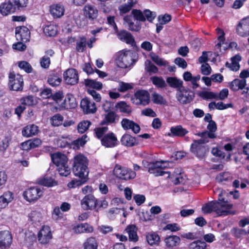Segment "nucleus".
Masks as SVG:
<instances>
[{
	"label": "nucleus",
	"instance_id": "obj_12",
	"mask_svg": "<svg viewBox=\"0 0 249 249\" xmlns=\"http://www.w3.org/2000/svg\"><path fill=\"white\" fill-rule=\"evenodd\" d=\"M65 82L70 85H74L78 83V75L74 69H69L63 74Z\"/></svg>",
	"mask_w": 249,
	"mask_h": 249
},
{
	"label": "nucleus",
	"instance_id": "obj_30",
	"mask_svg": "<svg viewBox=\"0 0 249 249\" xmlns=\"http://www.w3.org/2000/svg\"><path fill=\"white\" fill-rule=\"evenodd\" d=\"M145 237L147 243L151 246L159 245L160 241V236L156 232H147Z\"/></svg>",
	"mask_w": 249,
	"mask_h": 249
},
{
	"label": "nucleus",
	"instance_id": "obj_48",
	"mask_svg": "<svg viewBox=\"0 0 249 249\" xmlns=\"http://www.w3.org/2000/svg\"><path fill=\"white\" fill-rule=\"evenodd\" d=\"M36 240L35 235L32 232L26 231L24 234L23 243L27 246H31Z\"/></svg>",
	"mask_w": 249,
	"mask_h": 249
},
{
	"label": "nucleus",
	"instance_id": "obj_63",
	"mask_svg": "<svg viewBox=\"0 0 249 249\" xmlns=\"http://www.w3.org/2000/svg\"><path fill=\"white\" fill-rule=\"evenodd\" d=\"M29 219L33 222H39L41 219V213L37 211H32L29 215Z\"/></svg>",
	"mask_w": 249,
	"mask_h": 249
},
{
	"label": "nucleus",
	"instance_id": "obj_26",
	"mask_svg": "<svg viewBox=\"0 0 249 249\" xmlns=\"http://www.w3.org/2000/svg\"><path fill=\"white\" fill-rule=\"evenodd\" d=\"M14 199V194L10 191L4 192L0 196V210L5 208Z\"/></svg>",
	"mask_w": 249,
	"mask_h": 249
},
{
	"label": "nucleus",
	"instance_id": "obj_55",
	"mask_svg": "<svg viewBox=\"0 0 249 249\" xmlns=\"http://www.w3.org/2000/svg\"><path fill=\"white\" fill-rule=\"evenodd\" d=\"M231 232L235 237L239 238L244 236L248 233H249V231L247 232L245 230L242 229H239L237 228H233L231 231Z\"/></svg>",
	"mask_w": 249,
	"mask_h": 249
},
{
	"label": "nucleus",
	"instance_id": "obj_51",
	"mask_svg": "<svg viewBox=\"0 0 249 249\" xmlns=\"http://www.w3.org/2000/svg\"><path fill=\"white\" fill-rule=\"evenodd\" d=\"M39 183L48 187H53L57 184L56 182L53 179L50 177H45L40 179Z\"/></svg>",
	"mask_w": 249,
	"mask_h": 249
},
{
	"label": "nucleus",
	"instance_id": "obj_21",
	"mask_svg": "<svg viewBox=\"0 0 249 249\" xmlns=\"http://www.w3.org/2000/svg\"><path fill=\"white\" fill-rule=\"evenodd\" d=\"M188 131L186 129L183 128L180 125H178L171 127L170 132L168 133L166 135L171 137H182L188 134Z\"/></svg>",
	"mask_w": 249,
	"mask_h": 249
},
{
	"label": "nucleus",
	"instance_id": "obj_4",
	"mask_svg": "<svg viewBox=\"0 0 249 249\" xmlns=\"http://www.w3.org/2000/svg\"><path fill=\"white\" fill-rule=\"evenodd\" d=\"M209 141L206 138L195 140L191 145V151L199 159H203L209 152V147L205 144Z\"/></svg>",
	"mask_w": 249,
	"mask_h": 249
},
{
	"label": "nucleus",
	"instance_id": "obj_64",
	"mask_svg": "<svg viewBox=\"0 0 249 249\" xmlns=\"http://www.w3.org/2000/svg\"><path fill=\"white\" fill-rule=\"evenodd\" d=\"M20 102L22 105L28 106H32L35 104L34 97L32 95H29L22 98L20 100Z\"/></svg>",
	"mask_w": 249,
	"mask_h": 249
},
{
	"label": "nucleus",
	"instance_id": "obj_24",
	"mask_svg": "<svg viewBox=\"0 0 249 249\" xmlns=\"http://www.w3.org/2000/svg\"><path fill=\"white\" fill-rule=\"evenodd\" d=\"M39 132L38 127L34 124H30L25 126L22 130L23 136L30 137L36 135Z\"/></svg>",
	"mask_w": 249,
	"mask_h": 249
},
{
	"label": "nucleus",
	"instance_id": "obj_46",
	"mask_svg": "<svg viewBox=\"0 0 249 249\" xmlns=\"http://www.w3.org/2000/svg\"><path fill=\"white\" fill-rule=\"evenodd\" d=\"M44 33L48 36H53L57 33V27L54 24L46 25L44 28Z\"/></svg>",
	"mask_w": 249,
	"mask_h": 249
},
{
	"label": "nucleus",
	"instance_id": "obj_56",
	"mask_svg": "<svg viewBox=\"0 0 249 249\" xmlns=\"http://www.w3.org/2000/svg\"><path fill=\"white\" fill-rule=\"evenodd\" d=\"M132 14L133 16V18L136 20L137 21H145L146 18L142 12L140 10L133 9L132 11Z\"/></svg>",
	"mask_w": 249,
	"mask_h": 249
},
{
	"label": "nucleus",
	"instance_id": "obj_59",
	"mask_svg": "<svg viewBox=\"0 0 249 249\" xmlns=\"http://www.w3.org/2000/svg\"><path fill=\"white\" fill-rule=\"evenodd\" d=\"M57 170L62 176L67 177L71 173V169L67 163L62 165V167L57 166Z\"/></svg>",
	"mask_w": 249,
	"mask_h": 249
},
{
	"label": "nucleus",
	"instance_id": "obj_33",
	"mask_svg": "<svg viewBox=\"0 0 249 249\" xmlns=\"http://www.w3.org/2000/svg\"><path fill=\"white\" fill-rule=\"evenodd\" d=\"M29 34V30L26 27L16 29V37L20 41H26L28 39Z\"/></svg>",
	"mask_w": 249,
	"mask_h": 249
},
{
	"label": "nucleus",
	"instance_id": "obj_43",
	"mask_svg": "<svg viewBox=\"0 0 249 249\" xmlns=\"http://www.w3.org/2000/svg\"><path fill=\"white\" fill-rule=\"evenodd\" d=\"M136 3V0H129L127 3H125L120 5L119 7L121 14H124L129 12Z\"/></svg>",
	"mask_w": 249,
	"mask_h": 249
},
{
	"label": "nucleus",
	"instance_id": "obj_57",
	"mask_svg": "<svg viewBox=\"0 0 249 249\" xmlns=\"http://www.w3.org/2000/svg\"><path fill=\"white\" fill-rule=\"evenodd\" d=\"M108 129V128L107 126H102L95 128L94 129L95 137L99 139H101V141L102 139L104 136V135L106 134Z\"/></svg>",
	"mask_w": 249,
	"mask_h": 249
},
{
	"label": "nucleus",
	"instance_id": "obj_2",
	"mask_svg": "<svg viewBox=\"0 0 249 249\" xmlns=\"http://www.w3.org/2000/svg\"><path fill=\"white\" fill-rule=\"evenodd\" d=\"M114 57L117 66L123 69L131 67L138 58L137 53L131 51L118 52Z\"/></svg>",
	"mask_w": 249,
	"mask_h": 249
},
{
	"label": "nucleus",
	"instance_id": "obj_1",
	"mask_svg": "<svg viewBox=\"0 0 249 249\" xmlns=\"http://www.w3.org/2000/svg\"><path fill=\"white\" fill-rule=\"evenodd\" d=\"M88 160L86 157L78 155L73 159V172L75 176L80 179L72 180L68 184L69 188H75L84 184L87 180L89 174L88 170Z\"/></svg>",
	"mask_w": 249,
	"mask_h": 249
},
{
	"label": "nucleus",
	"instance_id": "obj_7",
	"mask_svg": "<svg viewBox=\"0 0 249 249\" xmlns=\"http://www.w3.org/2000/svg\"><path fill=\"white\" fill-rule=\"evenodd\" d=\"M113 173L116 177L125 180L133 179L136 176L134 171L128 170L119 164L115 166Z\"/></svg>",
	"mask_w": 249,
	"mask_h": 249
},
{
	"label": "nucleus",
	"instance_id": "obj_15",
	"mask_svg": "<svg viewBox=\"0 0 249 249\" xmlns=\"http://www.w3.org/2000/svg\"><path fill=\"white\" fill-rule=\"evenodd\" d=\"M97 199L92 195L86 196L81 200V205L85 210H92L96 208Z\"/></svg>",
	"mask_w": 249,
	"mask_h": 249
},
{
	"label": "nucleus",
	"instance_id": "obj_20",
	"mask_svg": "<svg viewBox=\"0 0 249 249\" xmlns=\"http://www.w3.org/2000/svg\"><path fill=\"white\" fill-rule=\"evenodd\" d=\"M121 124L122 127L125 130L131 129L135 134L139 133L140 131V126L134 121L128 119H123Z\"/></svg>",
	"mask_w": 249,
	"mask_h": 249
},
{
	"label": "nucleus",
	"instance_id": "obj_52",
	"mask_svg": "<svg viewBox=\"0 0 249 249\" xmlns=\"http://www.w3.org/2000/svg\"><path fill=\"white\" fill-rule=\"evenodd\" d=\"M198 95L204 100L217 99L218 95L211 91H202L199 92Z\"/></svg>",
	"mask_w": 249,
	"mask_h": 249
},
{
	"label": "nucleus",
	"instance_id": "obj_50",
	"mask_svg": "<svg viewBox=\"0 0 249 249\" xmlns=\"http://www.w3.org/2000/svg\"><path fill=\"white\" fill-rule=\"evenodd\" d=\"M145 69L149 74L157 73L158 72L157 67L148 60H146L145 62Z\"/></svg>",
	"mask_w": 249,
	"mask_h": 249
},
{
	"label": "nucleus",
	"instance_id": "obj_13",
	"mask_svg": "<svg viewBox=\"0 0 249 249\" xmlns=\"http://www.w3.org/2000/svg\"><path fill=\"white\" fill-rule=\"evenodd\" d=\"M119 141L115 135L112 132H110L106 135L102 139V144L106 147H113L116 146Z\"/></svg>",
	"mask_w": 249,
	"mask_h": 249
},
{
	"label": "nucleus",
	"instance_id": "obj_34",
	"mask_svg": "<svg viewBox=\"0 0 249 249\" xmlns=\"http://www.w3.org/2000/svg\"><path fill=\"white\" fill-rule=\"evenodd\" d=\"M64 7L60 4H53L50 7V13L52 15L56 18L62 17L64 13Z\"/></svg>",
	"mask_w": 249,
	"mask_h": 249
},
{
	"label": "nucleus",
	"instance_id": "obj_8",
	"mask_svg": "<svg viewBox=\"0 0 249 249\" xmlns=\"http://www.w3.org/2000/svg\"><path fill=\"white\" fill-rule=\"evenodd\" d=\"M131 101L136 105L146 106L150 102L149 94L145 90H138L131 97Z\"/></svg>",
	"mask_w": 249,
	"mask_h": 249
},
{
	"label": "nucleus",
	"instance_id": "obj_18",
	"mask_svg": "<svg viewBox=\"0 0 249 249\" xmlns=\"http://www.w3.org/2000/svg\"><path fill=\"white\" fill-rule=\"evenodd\" d=\"M236 30L241 36H249V18L243 19L238 24Z\"/></svg>",
	"mask_w": 249,
	"mask_h": 249
},
{
	"label": "nucleus",
	"instance_id": "obj_58",
	"mask_svg": "<svg viewBox=\"0 0 249 249\" xmlns=\"http://www.w3.org/2000/svg\"><path fill=\"white\" fill-rule=\"evenodd\" d=\"M91 124L90 121L86 120L80 122L77 125V130L79 133H84Z\"/></svg>",
	"mask_w": 249,
	"mask_h": 249
},
{
	"label": "nucleus",
	"instance_id": "obj_61",
	"mask_svg": "<svg viewBox=\"0 0 249 249\" xmlns=\"http://www.w3.org/2000/svg\"><path fill=\"white\" fill-rule=\"evenodd\" d=\"M61 78L57 75H50L48 78V82L52 86H56L61 83Z\"/></svg>",
	"mask_w": 249,
	"mask_h": 249
},
{
	"label": "nucleus",
	"instance_id": "obj_54",
	"mask_svg": "<svg viewBox=\"0 0 249 249\" xmlns=\"http://www.w3.org/2000/svg\"><path fill=\"white\" fill-rule=\"evenodd\" d=\"M189 249H208L207 244L204 241L197 240L191 243L189 246Z\"/></svg>",
	"mask_w": 249,
	"mask_h": 249
},
{
	"label": "nucleus",
	"instance_id": "obj_32",
	"mask_svg": "<svg viewBox=\"0 0 249 249\" xmlns=\"http://www.w3.org/2000/svg\"><path fill=\"white\" fill-rule=\"evenodd\" d=\"M118 119V116L115 112L109 111L105 114L104 118L100 124L102 125L115 124Z\"/></svg>",
	"mask_w": 249,
	"mask_h": 249
},
{
	"label": "nucleus",
	"instance_id": "obj_36",
	"mask_svg": "<svg viewBox=\"0 0 249 249\" xmlns=\"http://www.w3.org/2000/svg\"><path fill=\"white\" fill-rule=\"evenodd\" d=\"M125 231L128 234L130 241L134 242L138 241L139 237L137 232V228L135 225H131L128 226Z\"/></svg>",
	"mask_w": 249,
	"mask_h": 249
},
{
	"label": "nucleus",
	"instance_id": "obj_6",
	"mask_svg": "<svg viewBox=\"0 0 249 249\" xmlns=\"http://www.w3.org/2000/svg\"><path fill=\"white\" fill-rule=\"evenodd\" d=\"M176 97L180 104L186 105L190 103L194 100L195 93L192 90L183 87L177 92Z\"/></svg>",
	"mask_w": 249,
	"mask_h": 249
},
{
	"label": "nucleus",
	"instance_id": "obj_11",
	"mask_svg": "<svg viewBox=\"0 0 249 249\" xmlns=\"http://www.w3.org/2000/svg\"><path fill=\"white\" fill-rule=\"evenodd\" d=\"M52 238L50 228L48 226H42L38 233V239L41 244H48Z\"/></svg>",
	"mask_w": 249,
	"mask_h": 249
},
{
	"label": "nucleus",
	"instance_id": "obj_10",
	"mask_svg": "<svg viewBox=\"0 0 249 249\" xmlns=\"http://www.w3.org/2000/svg\"><path fill=\"white\" fill-rule=\"evenodd\" d=\"M43 195L42 191L38 187H31L23 193V196L29 202L36 200Z\"/></svg>",
	"mask_w": 249,
	"mask_h": 249
},
{
	"label": "nucleus",
	"instance_id": "obj_27",
	"mask_svg": "<svg viewBox=\"0 0 249 249\" xmlns=\"http://www.w3.org/2000/svg\"><path fill=\"white\" fill-rule=\"evenodd\" d=\"M16 10L13 2L9 0L7 2L2 3L0 6V13L3 16H7L14 13Z\"/></svg>",
	"mask_w": 249,
	"mask_h": 249
},
{
	"label": "nucleus",
	"instance_id": "obj_49",
	"mask_svg": "<svg viewBox=\"0 0 249 249\" xmlns=\"http://www.w3.org/2000/svg\"><path fill=\"white\" fill-rule=\"evenodd\" d=\"M149 56L153 61L158 66H164L167 64V62L165 60L159 57L153 52L150 53Z\"/></svg>",
	"mask_w": 249,
	"mask_h": 249
},
{
	"label": "nucleus",
	"instance_id": "obj_5",
	"mask_svg": "<svg viewBox=\"0 0 249 249\" xmlns=\"http://www.w3.org/2000/svg\"><path fill=\"white\" fill-rule=\"evenodd\" d=\"M223 206L222 204L220 205L217 201H213L206 204L202 207V211L204 213H209L212 212L216 213L217 216L227 215L229 214H234V212H231L228 210H225L220 208V206Z\"/></svg>",
	"mask_w": 249,
	"mask_h": 249
},
{
	"label": "nucleus",
	"instance_id": "obj_44",
	"mask_svg": "<svg viewBox=\"0 0 249 249\" xmlns=\"http://www.w3.org/2000/svg\"><path fill=\"white\" fill-rule=\"evenodd\" d=\"M50 123L53 126H58L62 124L64 117L59 113L53 115L50 118Z\"/></svg>",
	"mask_w": 249,
	"mask_h": 249
},
{
	"label": "nucleus",
	"instance_id": "obj_38",
	"mask_svg": "<svg viewBox=\"0 0 249 249\" xmlns=\"http://www.w3.org/2000/svg\"><path fill=\"white\" fill-rule=\"evenodd\" d=\"M246 86V79H235L233 80L230 84L231 89L233 91H237L239 89H242Z\"/></svg>",
	"mask_w": 249,
	"mask_h": 249
},
{
	"label": "nucleus",
	"instance_id": "obj_19",
	"mask_svg": "<svg viewBox=\"0 0 249 249\" xmlns=\"http://www.w3.org/2000/svg\"><path fill=\"white\" fill-rule=\"evenodd\" d=\"M207 128L209 131H206L202 133H198V135L202 138H210L213 139L216 137V135L214 132L217 129L216 123L214 121H213L209 123L207 125Z\"/></svg>",
	"mask_w": 249,
	"mask_h": 249
},
{
	"label": "nucleus",
	"instance_id": "obj_31",
	"mask_svg": "<svg viewBox=\"0 0 249 249\" xmlns=\"http://www.w3.org/2000/svg\"><path fill=\"white\" fill-rule=\"evenodd\" d=\"M72 230L73 232L76 234L91 233L93 231V228L89 224L85 223L74 226Z\"/></svg>",
	"mask_w": 249,
	"mask_h": 249
},
{
	"label": "nucleus",
	"instance_id": "obj_22",
	"mask_svg": "<svg viewBox=\"0 0 249 249\" xmlns=\"http://www.w3.org/2000/svg\"><path fill=\"white\" fill-rule=\"evenodd\" d=\"M164 242L166 249H173L179 245L180 238L176 235L169 236L164 239Z\"/></svg>",
	"mask_w": 249,
	"mask_h": 249
},
{
	"label": "nucleus",
	"instance_id": "obj_45",
	"mask_svg": "<svg viewBox=\"0 0 249 249\" xmlns=\"http://www.w3.org/2000/svg\"><path fill=\"white\" fill-rule=\"evenodd\" d=\"M116 107L121 112L129 114L132 112L131 107L124 101L118 103L116 105Z\"/></svg>",
	"mask_w": 249,
	"mask_h": 249
},
{
	"label": "nucleus",
	"instance_id": "obj_16",
	"mask_svg": "<svg viewBox=\"0 0 249 249\" xmlns=\"http://www.w3.org/2000/svg\"><path fill=\"white\" fill-rule=\"evenodd\" d=\"M12 242V237L8 231H0V249H5L10 247Z\"/></svg>",
	"mask_w": 249,
	"mask_h": 249
},
{
	"label": "nucleus",
	"instance_id": "obj_25",
	"mask_svg": "<svg viewBox=\"0 0 249 249\" xmlns=\"http://www.w3.org/2000/svg\"><path fill=\"white\" fill-rule=\"evenodd\" d=\"M118 38L122 41L131 46L135 45V40L132 35L125 30H122L117 34Z\"/></svg>",
	"mask_w": 249,
	"mask_h": 249
},
{
	"label": "nucleus",
	"instance_id": "obj_3",
	"mask_svg": "<svg viewBox=\"0 0 249 249\" xmlns=\"http://www.w3.org/2000/svg\"><path fill=\"white\" fill-rule=\"evenodd\" d=\"M170 163L171 162L165 160L148 162L143 160L142 161V165L148 169L149 173L153 174L155 177L162 176L167 174L168 175V178L170 177V172L163 171V170L169 166Z\"/></svg>",
	"mask_w": 249,
	"mask_h": 249
},
{
	"label": "nucleus",
	"instance_id": "obj_40",
	"mask_svg": "<svg viewBox=\"0 0 249 249\" xmlns=\"http://www.w3.org/2000/svg\"><path fill=\"white\" fill-rule=\"evenodd\" d=\"M150 80L153 84L159 89H163L166 87L167 84L162 77L152 76L150 77Z\"/></svg>",
	"mask_w": 249,
	"mask_h": 249
},
{
	"label": "nucleus",
	"instance_id": "obj_41",
	"mask_svg": "<svg viewBox=\"0 0 249 249\" xmlns=\"http://www.w3.org/2000/svg\"><path fill=\"white\" fill-rule=\"evenodd\" d=\"M152 102L157 105H165L167 104L166 100L160 94L154 92L151 95Z\"/></svg>",
	"mask_w": 249,
	"mask_h": 249
},
{
	"label": "nucleus",
	"instance_id": "obj_35",
	"mask_svg": "<svg viewBox=\"0 0 249 249\" xmlns=\"http://www.w3.org/2000/svg\"><path fill=\"white\" fill-rule=\"evenodd\" d=\"M166 82L170 87L177 89V91H178L181 88L184 87L183 81L175 77H167Z\"/></svg>",
	"mask_w": 249,
	"mask_h": 249
},
{
	"label": "nucleus",
	"instance_id": "obj_23",
	"mask_svg": "<svg viewBox=\"0 0 249 249\" xmlns=\"http://www.w3.org/2000/svg\"><path fill=\"white\" fill-rule=\"evenodd\" d=\"M51 159L53 163L57 166L62 167V165L66 164L68 162L67 156L60 153L51 154Z\"/></svg>",
	"mask_w": 249,
	"mask_h": 249
},
{
	"label": "nucleus",
	"instance_id": "obj_9",
	"mask_svg": "<svg viewBox=\"0 0 249 249\" xmlns=\"http://www.w3.org/2000/svg\"><path fill=\"white\" fill-rule=\"evenodd\" d=\"M9 86L11 89L20 91L23 89V79L19 74H16L14 72H10L9 74Z\"/></svg>",
	"mask_w": 249,
	"mask_h": 249
},
{
	"label": "nucleus",
	"instance_id": "obj_17",
	"mask_svg": "<svg viewBox=\"0 0 249 249\" xmlns=\"http://www.w3.org/2000/svg\"><path fill=\"white\" fill-rule=\"evenodd\" d=\"M85 17L89 20H94L97 18L98 15V11L97 8L90 4H86L83 9Z\"/></svg>",
	"mask_w": 249,
	"mask_h": 249
},
{
	"label": "nucleus",
	"instance_id": "obj_39",
	"mask_svg": "<svg viewBox=\"0 0 249 249\" xmlns=\"http://www.w3.org/2000/svg\"><path fill=\"white\" fill-rule=\"evenodd\" d=\"M97 241L93 237L87 238L83 243V249H97Z\"/></svg>",
	"mask_w": 249,
	"mask_h": 249
},
{
	"label": "nucleus",
	"instance_id": "obj_62",
	"mask_svg": "<svg viewBox=\"0 0 249 249\" xmlns=\"http://www.w3.org/2000/svg\"><path fill=\"white\" fill-rule=\"evenodd\" d=\"M133 87L132 83H127L124 82H120L118 89L119 91L124 92L127 90L132 89Z\"/></svg>",
	"mask_w": 249,
	"mask_h": 249
},
{
	"label": "nucleus",
	"instance_id": "obj_47",
	"mask_svg": "<svg viewBox=\"0 0 249 249\" xmlns=\"http://www.w3.org/2000/svg\"><path fill=\"white\" fill-rule=\"evenodd\" d=\"M223 193L221 192L218 195V203L221 205L223 204V206H220V208L224 209L225 210H228L230 211V209H231L233 205L232 204L229 203L227 201H225L224 197H223Z\"/></svg>",
	"mask_w": 249,
	"mask_h": 249
},
{
	"label": "nucleus",
	"instance_id": "obj_28",
	"mask_svg": "<svg viewBox=\"0 0 249 249\" xmlns=\"http://www.w3.org/2000/svg\"><path fill=\"white\" fill-rule=\"evenodd\" d=\"M124 20L129 30L138 32L141 29V25L138 21H137L136 23L133 22V17L132 16H125L124 18Z\"/></svg>",
	"mask_w": 249,
	"mask_h": 249
},
{
	"label": "nucleus",
	"instance_id": "obj_29",
	"mask_svg": "<svg viewBox=\"0 0 249 249\" xmlns=\"http://www.w3.org/2000/svg\"><path fill=\"white\" fill-rule=\"evenodd\" d=\"M241 60V56L239 54H236L231 58V62H227L226 66L230 70L233 71H237L240 69V66L239 62Z\"/></svg>",
	"mask_w": 249,
	"mask_h": 249
},
{
	"label": "nucleus",
	"instance_id": "obj_14",
	"mask_svg": "<svg viewBox=\"0 0 249 249\" xmlns=\"http://www.w3.org/2000/svg\"><path fill=\"white\" fill-rule=\"evenodd\" d=\"M80 107L86 114L94 113L97 110L95 103L88 98L81 101Z\"/></svg>",
	"mask_w": 249,
	"mask_h": 249
},
{
	"label": "nucleus",
	"instance_id": "obj_37",
	"mask_svg": "<svg viewBox=\"0 0 249 249\" xmlns=\"http://www.w3.org/2000/svg\"><path fill=\"white\" fill-rule=\"evenodd\" d=\"M121 142L123 145L128 147H132L137 144L135 138L128 134H125L122 137Z\"/></svg>",
	"mask_w": 249,
	"mask_h": 249
},
{
	"label": "nucleus",
	"instance_id": "obj_60",
	"mask_svg": "<svg viewBox=\"0 0 249 249\" xmlns=\"http://www.w3.org/2000/svg\"><path fill=\"white\" fill-rule=\"evenodd\" d=\"M86 85L93 89H101L102 88V84L94 80L88 79L85 81Z\"/></svg>",
	"mask_w": 249,
	"mask_h": 249
},
{
	"label": "nucleus",
	"instance_id": "obj_42",
	"mask_svg": "<svg viewBox=\"0 0 249 249\" xmlns=\"http://www.w3.org/2000/svg\"><path fill=\"white\" fill-rule=\"evenodd\" d=\"M64 106L68 108H73L77 106L76 99L72 94H68L64 101Z\"/></svg>",
	"mask_w": 249,
	"mask_h": 249
},
{
	"label": "nucleus",
	"instance_id": "obj_53",
	"mask_svg": "<svg viewBox=\"0 0 249 249\" xmlns=\"http://www.w3.org/2000/svg\"><path fill=\"white\" fill-rule=\"evenodd\" d=\"M86 38L84 36L80 38L76 42V50L78 52H83L86 48Z\"/></svg>",
	"mask_w": 249,
	"mask_h": 249
}]
</instances>
